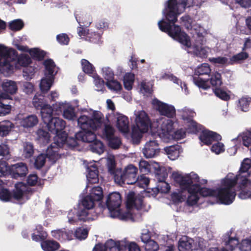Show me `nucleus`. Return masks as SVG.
I'll use <instances>...</instances> for the list:
<instances>
[{
	"instance_id": "f257e3e1",
	"label": "nucleus",
	"mask_w": 251,
	"mask_h": 251,
	"mask_svg": "<svg viewBox=\"0 0 251 251\" xmlns=\"http://www.w3.org/2000/svg\"><path fill=\"white\" fill-rule=\"evenodd\" d=\"M195 3V0H183L181 3L177 0H169L163 13L169 23L162 20L158 22V25L161 31L167 32L170 36L184 45L188 53L203 58L207 56L210 50L209 48L203 45L205 41V29L199 25H192V20L189 16L181 17V23L188 29H190L192 35L193 43L191 46L189 37L181 31L179 26L174 24L177 21L178 15L184 11L185 7L192 6Z\"/></svg>"
},
{
	"instance_id": "f03ea898",
	"label": "nucleus",
	"mask_w": 251,
	"mask_h": 251,
	"mask_svg": "<svg viewBox=\"0 0 251 251\" xmlns=\"http://www.w3.org/2000/svg\"><path fill=\"white\" fill-rule=\"evenodd\" d=\"M172 178L183 190L178 193H174L172 196L173 200L182 202L186 200L188 205L196 204L200 198V184L205 183L206 180H201L198 175L194 172L182 175L180 172H174Z\"/></svg>"
},
{
	"instance_id": "7ed1b4c3",
	"label": "nucleus",
	"mask_w": 251,
	"mask_h": 251,
	"mask_svg": "<svg viewBox=\"0 0 251 251\" xmlns=\"http://www.w3.org/2000/svg\"><path fill=\"white\" fill-rule=\"evenodd\" d=\"M95 201L88 195L85 197L77 211L75 209L69 211L68 214V222L71 224H74L78 220L86 222L97 219L100 214L101 208H95Z\"/></svg>"
},
{
	"instance_id": "20e7f679",
	"label": "nucleus",
	"mask_w": 251,
	"mask_h": 251,
	"mask_svg": "<svg viewBox=\"0 0 251 251\" xmlns=\"http://www.w3.org/2000/svg\"><path fill=\"white\" fill-rule=\"evenodd\" d=\"M251 167V160L246 158L243 161L239 174L237 175H235L232 173H229L227 175H231L233 177L231 181L228 183L230 187L235 189V185H238L240 188L238 197L242 200L251 197V180L248 178L250 175L249 170Z\"/></svg>"
},
{
	"instance_id": "39448f33",
	"label": "nucleus",
	"mask_w": 251,
	"mask_h": 251,
	"mask_svg": "<svg viewBox=\"0 0 251 251\" xmlns=\"http://www.w3.org/2000/svg\"><path fill=\"white\" fill-rule=\"evenodd\" d=\"M232 178L233 177L231 175H227L222 180L220 187L216 190L200 187V196L215 197L221 203L224 204L232 203L236 195L235 189L230 187L228 183Z\"/></svg>"
},
{
	"instance_id": "423d86ee",
	"label": "nucleus",
	"mask_w": 251,
	"mask_h": 251,
	"mask_svg": "<svg viewBox=\"0 0 251 251\" xmlns=\"http://www.w3.org/2000/svg\"><path fill=\"white\" fill-rule=\"evenodd\" d=\"M77 140L74 138L67 137L66 133H62L55 135L54 137V142L51 144L46 151V156L49 160L55 162L60 157L62 152L61 148L66 146L73 148L78 145Z\"/></svg>"
},
{
	"instance_id": "0eeeda50",
	"label": "nucleus",
	"mask_w": 251,
	"mask_h": 251,
	"mask_svg": "<svg viewBox=\"0 0 251 251\" xmlns=\"http://www.w3.org/2000/svg\"><path fill=\"white\" fill-rule=\"evenodd\" d=\"M135 125L132 127L131 137L135 143L139 142L143 133L147 132L151 126V121L147 114L143 110L135 111Z\"/></svg>"
},
{
	"instance_id": "6e6552de",
	"label": "nucleus",
	"mask_w": 251,
	"mask_h": 251,
	"mask_svg": "<svg viewBox=\"0 0 251 251\" xmlns=\"http://www.w3.org/2000/svg\"><path fill=\"white\" fill-rule=\"evenodd\" d=\"M53 115H55L53 108H49L46 106L42 109V118L49 130L56 135L65 133L61 131L65 126V121L59 118L53 117Z\"/></svg>"
},
{
	"instance_id": "1a4fd4ad",
	"label": "nucleus",
	"mask_w": 251,
	"mask_h": 251,
	"mask_svg": "<svg viewBox=\"0 0 251 251\" xmlns=\"http://www.w3.org/2000/svg\"><path fill=\"white\" fill-rule=\"evenodd\" d=\"M103 121L102 113L94 111L91 118L85 115H81L77 119V124L81 130H97L102 126Z\"/></svg>"
},
{
	"instance_id": "9d476101",
	"label": "nucleus",
	"mask_w": 251,
	"mask_h": 251,
	"mask_svg": "<svg viewBox=\"0 0 251 251\" xmlns=\"http://www.w3.org/2000/svg\"><path fill=\"white\" fill-rule=\"evenodd\" d=\"M44 65L45 68V77L41 79L40 87L41 91L46 93L50 89L58 69L53 60L50 59L46 60Z\"/></svg>"
},
{
	"instance_id": "9b49d317",
	"label": "nucleus",
	"mask_w": 251,
	"mask_h": 251,
	"mask_svg": "<svg viewBox=\"0 0 251 251\" xmlns=\"http://www.w3.org/2000/svg\"><path fill=\"white\" fill-rule=\"evenodd\" d=\"M158 137L164 142L174 139V123L172 120L162 117L157 120Z\"/></svg>"
},
{
	"instance_id": "f8f14e48",
	"label": "nucleus",
	"mask_w": 251,
	"mask_h": 251,
	"mask_svg": "<svg viewBox=\"0 0 251 251\" xmlns=\"http://www.w3.org/2000/svg\"><path fill=\"white\" fill-rule=\"evenodd\" d=\"M137 168L133 165H128L123 172L117 171L114 176L115 182L119 185L133 184L136 181Z\"/></svg>"
},
{
	"instance_id": "ddd939ff",
	"label": "nucleus",
	"mask_w": 251,
	"mask_h": 251,
	"mask_svg": "<svg viewBox=\"0 0 251 251\" xmlns=\"http://www.w3.org/2000/svg\"><path fill=\"white\" fill-rule=\"evenodd\" d=\"M26 186L23 183L19 182L15 185V189L13 193L7 189L2 188L0 191V200L3 201H8L12 198L17 200L27 199L26 196Z\"/></svg>"
},
{
	"instance_id": "4468645a",
	"label": "nucleus",
	"mask_w": 251,
	"mask_h": 251,
	"mask_svg": "<svg viewBox=\"0 0 251 251\" xmlns=\"http://www.w3.org/2000/svg\"><path fill=\"white\" fill-rule=\"evenodd\" d=\"M122 203L121 195L118 192L109 194L106 200V206L112 218H122L120 206Z\"/></svg>"
},
{
	"instance_id": "2eb2a0df",
	"label": "nucleus",
	"mask_w": 251,
	"mask_h": 251,
	"mask_svg": "<svg viewBox=\"0 0 251 251\" xmlns=\"http://www.w3.org/2000/svg\"><path fill=\"white\" fill-rule=\"evenodd\" d=\"M10 62L16 57L14 51L11 48L0 44V72L7 73L10 70L11 65L7 63L8 57Z\"/></svg>"
},
{
	"instance_id": "dca6fc26",
	"label": "nucleus",
	"mask_w": 251,
	"mask_h": 251,
	"mask_svg": "<svg viewBox=\"0 0 251 251\" xmlns=\"http://www.w3.org/2000/svg\"><path fill=\"white\" fill-rule=\"evenodd\" d=\"M54 115H59L63 111L64 118L69 120H73L76 117L74 108L66 102H56L53 105Z\"/></svg>"
},
{
	"instance_id": "f3484780",
	"label": "nucleus",
	"mask_w": 251,
	"mask_h": 251,
	"mask_svg": "<svg viewBox=\"0 0 251 251\" xmlns=\"http://www.w3.org/2000/svg\"><path fill=\"white\" fill-rule=\"evenodd\" d=\"M182 119L186 126L188 132H195L198 130L197 123L192 118L196 115V113L192 109L184 107L180 111Z\"/></svg>"
},
{
	"instance_id": "a211bd4d",
	"label": "nucleus",
	"mask_w": 251,
	"mask_h": 251,
	"mask_svg": "<svg viewBox=\"0 0 251 251\" xmlns=\"http://www.w3.org/2000/svg\"><path fill=\"white\" fill-rule=\"evenodd\" d=\"M152 104L154 108L162 115L170 118H173L176 115V109L172 105L161 102L157 99L153 100Z\"/></svg>"
},
{
	"instance_id": "6ab92c4d",
	"label": "nucleus",
	"mask_w": 251,
	"mask_h": 251,
	"mask_svg": "<svg viewBox=\"0 0 251 251\" xmlns=\"http://www.w3.org/2000/svg\"><path fill=\"white\" fill-rule=\"evenodd\" d=\"M1 87L3 92L0 93V99H10V95H14L18 91L17 82L12 80H4Z\"/></svg>"
},
{
	"instance_id": "aec40b11",
	"label": "nucleus",
	"mask_w": 251,
	"mask_h": 251,
	"mask_svg": "<svg viewBox=\"0 0 251 251\" xmlns=\"http://www.w3.org/2000/svg\"><path fill=\"white\" fill-rule=\"evenodd\" d=\"M12 49L15 52L16 57L13 59V60L10 61V62H9L10 60H7V63H9L10 65H11V67L9 71L7 73H4L3 72H1L5 75H7L11 74L12 72L14 67L19 68L20 66H26L28 65L31 62L30 58L28 55L23 54L19 56H18L17 51L14 49ZM7 58H8V60H9L10 57L8 56Z\"/></svg>"
},
{
	"instance_id": "412c9836",
	"label": "nucleus",
	"mask_w": 251,
	"mask_h": 251,
	"mask_svg": "<svg viewBox=\"0 0 251 251\" xmlns=\"http://www.w3.org/2000/svg\"><path fill=\"white\" fill-rule=\"evenodd\" d=\"M124 241L116 242L112 239L107 240L104 245L98 244L92 251H120L124 247Z\"/></svg>"
},
{
	"instance_id": "4be33fe9",
	"label": "nucleus",
	"mask_w": 251,
	"mask_h": 251,
	"mask_svg": "<svg viewBox=\"0 0 251 251\" xmlns=\"http://www.w3.org/2000/svg\"><path fill=\"white\" fill-rule=\"evenodd\" d=\"M159 151L157 141L150 140L145 144L143 153L146 158H152L158 153Z\"/></svg>"
},
{
	"instance_id": "5701e85b",
	"label": "nucleus",
	"mask_w": 251,
	"mask_h": 251,
	"mask_svg": "<svg viewBox=\"0 0 251 251\" xmlns=\"http://www.w3.org/2000/svg\"><path fill=\"white\" fill-rule=\"evenodd\" d=\"M126 205L128 208L141 209L143 207V198L140 196H136L133 192H129L127 195Z\"/></svg>"
},
{
	"instance_id": "b1692460",
	"label": "nucleus",
	"mask_w": 251,
	"mask_h": 251,
	"mask_svg": "<svg viewBox=\"0 0 251 251\" xmlns=\"http://www.w3.org/2000/svg\"><path fill=\"white\" fill-rule=\"evenodd\" d=\"M9 172L13 178H18L25 176L28 172L27 166L24 163H18L10 167Z\"/></svg>"
},
{
	"instance_id": "393cba45",
	"label": "nucleus",
	"mask_w": 251,
	"mask_h": 251,
	"mask_svg": "<svg viewBox=\"0 0 251 251\" xmlns=\"http://www.w3.org/2000/svg\"><path fill=\"white\" fill-rule=\"evenodd\" d=\"M199 138L203 144L208 145L214 141L220 140L221 136L215 132L208 130H203L200 135Z\"/></svg>"
},
{
	"instance_id": "a878e982",
	"label": "nucleus",
	"mask_w": 251,
	"mask_h": 251,
	"mask_svg": "<svg viewBox=\"0 0 251 251\" xmlns=\"http://www.w3.org/2000/svg\"><path fill=\"white\" fill-rule=\"evenodd\" d=\"M231 231L226 232L223 237V241L225 243L226 247L230 251H232L239 245L238 239L232 235Z\"/></svg>"
},
{
	"instance_id": "bb28decb",
	"label": "nucleus",
	"mask_w": 251,
	"mask_h": 251,
	"mask_svg": "<svg viewBox=\"0 0 251 251\" xmlns=\"http://www.w3.org/2000/svg\"><path fill=\"white\" fill-rule=\"evenodd\" d=\"M95 130H81L75 134V138L83 142L91 143L96 139Z\"/></svg>"
},
{
	"instance_id": "cd10ccee",
	"label": "nucleus",
	"mask_w": 251,
	"mask_h": 251,
	"mask_svg": "<svg viewBox=\"0 0 251 251\" xmlns=\"http://www.w3.org/2000/svg\"><path fill=\"white\" fill-rule=\"evenodd\" d=\"M116 126L122 132L126 133L129 131V122L127 117L119 113L116 114Z\"/></svg>"
},
{
	"instance_id": "c85d7f7f",
	"label": "nucleus",
	"mask_w": 251,
	"mask_h": 251,
	"mask_svg": "<svg viewBox=\"0 0 251 251\" xmlns=\"http://www.w3.org/2000/svg\"><path fill=\"white\" fill-rule=\"evenodd\" d=\"M19 124L24 128H31L36 126L38 123V119L36 116L30 115L23 118H19Z\"/></svg>"
},
{
	"instance_id": "c756f323",
	"label": "nucleus",
	"mask_w": 251,
	"mask_h": 251,
	"mask_svg": "<svg viewBox=\"0 0 251 251\" xmlns=\"http://www.w3.org/2000/svg\"><path fill=\"white\" fill-rule=\"evenodd\" d=\"M194 242V239L187 236H183L179 241L178 249L179 251H192L193 250Z\"/></svg>"
},
{
	"instance_id": "7c9ffc66",
	"label": "nucleus",
	"mask_w": 251,
	"mask_h": 251,
	"mask_svg": "<svg viewBox=\"0 0 251 251\" xmlns=\"http://www.w3.org/2000/svg\"><path fill=\"white\" fill-rule=\"evenodd\" d=\"M164 151L168 158L172 160L177 159L181 152L180 147L178 145L167 147L164 148Z\"/></svg>"
},
{
	"instance_id": "2f4dec72",
	"label": "nucleus",
	"mask_w": 251,
	"mask_h": 251,
	"mask_svg": "<svg viewBox=\"0 0 251 251\" xmlns=\"http://www.w3.org/2000/svg\"><path fill=\"white\" fill-rule=\"evenodd\" d=\"M87 180L90 183H96L98 182V171L95 164L89 165L87 167Z\"/></svg>"
},
{
	"instance_id": "473e14b6",
	"label": "nucleus",
	"mask_w": 251,
	"mask_h": 251,
	"mask_svg": "<svg viewBox=\"0 0 251 251\" xmlns=\"http://www.w3.org/2000/svg\"><path fill=\"white\" fill-rule=\"evenodd\" d=\"M158 77L161 79H169L174 83L180 85L182 90L184 89L185 93L186 94L188 93L187 87L186 84L185 83H182L180 80L173 75L169 74H164L162 75H160Z\"/></svg>"
},
{
	"instance_id": "72a5a7b5",
	"label": "nucleus",
	"mask_w": 251,
	"mask_h": 251,
	"mask_svg": "<svg viewBox=\"0 0 251 251\" xmlns=\"http://www.w3.org/2000/svg\"><path fill=\"white\" fill-rule=\"evenodd\" d=\"M33 104L36 108H41V114L42 115V109L46 106L49 108H52L51 107L46 103L43 96L36 94L33 99Z\"/></svg>"
},
{
	"instance_id": "f704fd0d",
	"label": "nucleus",
	"mask_w": 251,
	"mask_h": 251,
	"mask_svg": "<svg viewBox=\"0 0 251 251\" xmlns=\"http://www.w3.org/2000/svg\"><path fill=\"white\" fill-rule=\"evenodd\" d=\"M42 249L45 251H54L59 249L60 245L56 241L46 240L41 244Z\"/></svg>"
},
{
	"instance_id": "c9c22d12",
	"label": "nucleus",
	"mask_w": 251,
	"mask_h": 251,
	"mask_svg": "<svg viewBox=\"0 0 251 251\" xmlns=\"http://www.w3.org/2000/svg\"><path fill=\"white\" fill-rule=\"evenodd\" d=\"M134 75L131 73H126L123 78L125 88L127 90H130L132 88V85L134 82Z\"/></svg>"
},
{
	"instance_id": "e433bc0d",
	"label": "nucleus",
	"mask_w": 251,
	"mask_h": 251,
	"mask_svg": "<svg viewBox=\"0 0 251 251\" xmlns=\"http://www.w3.org/2000/svg\"><path fill=\"white\" fill-rule=\"evenodd\" d=\"M211 70L207 63H202L195 70V75H209Z\"/></svg>"
},
{
	"instance_id": "4c0bfd02",
	"label": "nucleus",
	"mask_w": 251,
	"mask_h": 251,
	"mask_svg": "<svg viewBox=\"0 0 251 251\" xmlns=\"http://www.w3.org/2000/svg\"><path fill=\"white\" fill-rule=\"evenodd\" d=\"M14 127V125L9 121H4L0 122V135H6Z\"/></svg>"
},
{
	"instance_id": "58836bf2",
	"label": "nucleus",
	"mask_w": 251,
	"mask_h": 251,
	"mask_svg": "<svg viewBox=\"0 0 251 251\" xmlns=\"http://www.w3.org/2000/svg\"><path fill=\"white\" fill-rule=\"evenodd\" d=\"M91 144L90 145L91 151L98 154H100L104 151V146L103 144L99 140L96 139V138L91 142Z\"/></svg>"
},
{
	"instance_id": "ea45409f",
	"label": "nucleus",
	"mask_w": 251,
	"mask_h": 251,
	"mask_svg": "<svg viewBox=\"0 0 251 251\" xmlns=\"http://www.w3.org/2000/svg\"><path fill=\"white\" fill-rule=\"evenodd\" d=\"M39 142L42 144H47L50 139L49 133L43 129H39L37 132Z\"/></svg>"
},
{
	"instance_id": "a19ab883",
	"label": "nucleus",
	"mask_w": 251,
	"mask_h": 251,
	"mask_svg": "<svg viewBox=\"0 0 251 251\" xmlns=\"http://www.w3.org/2000/svg\"><path fill=\"white\" fill-rule=\"evenodd\" d=\"M193 82L200 88L205 90L210 88L208 79L204 80L201 77L195 76L193 77Z\"/></svg>"
},
{
	"instance_id": "79ce46f5",
	"label": "nucleus",
	"mask_w": 251,
	"mask_h": 251,
	"mask_svg": "<svg viewBox=\"0 0 251 251\" xmlns=\"http://www.w3.org/2000/svg\"><path fill=\"white\" fill-rule=\"evenodd\" d=\"M91 197L95 201H99L102 198V191L100 187H95L92 188L90 195H88Z\"/></svg>"
},
{
	"instance_id": "37998d69",
	"label": "nucleus",
	"mask_w": 251,
	"mask_h": 251,
	"mask_svg": "<svg viewBox=\"0 0 251 251\" xmlns=\"http://www.w3.org/2000/svg\"><path fill=\"white\" fill-rule=\"evenodd\" d=\"M81 65L83 71L86 74L88 75H94L95 69L93 65L87 60L82 59L81 60Z\"/></svg>"
},
{
	"instance_id": "c03bdc74",
	"label": "nucleus",
	"mask_w": 251,
	"mask_h": 251,
	"mask_svg": "<svg viewBox=\"0 0 251 251\" xmlns=\"http://www.w3.org/2000/svg\"><path fill=\"white\" fill-rule=\"evenodd\" d=\"M209 80L211 85L214 87H220L222 83L221 74L217 72L212 74Z\"/></svg>"
},
{
	"instance_id": "a18cd8bd",
	"label": "nucleus",
	"mask_w": 251,
	"mask_h": 251,
	"mask_svg": "<svg viewBox=\"0 0 251 251\" xmlns=\"http://www.w3.org/2000/svg\"><path fill=\"white\" fill-rule=\"evenodd\" d=\"M33 146L31 143L26 142L23 145V156L25 158L30 157L33 154Z\"/></svg>"
},
{
	"instance_id": "49530a36",
	"label": "nucleus",
	"mask_w": 251,
	"mask_h": 251,
	"mask_svg": "<svg viewBox=\"0 0 251 251\" xmlns=\"http://www.w3.org/2000/svg\"><path fill=\"white\" fill-rule=\"evenodd\" d=\"M209 60L214 64H219L221 65H227L230 64V60L225 56L212 57L210 58Z\"/></svg>"
},
{
	"instance_id": "de8ad7c7",
	"label": "nucleus",
	"mask_w": 251,
	"mask_h": 251,
	"mask_svg": "<svg viewBox=\"0 0 251 251\" xmlns=\"http://www.w3.org/2000/svg\"><path fill=\"white\" fill-rule=\"evenodd\" d=\"M248 57V54L246 52H241L236 55H233L230 58V64L240 63L241 61L247 59Z\"/></svg>"
},
{
	"instance_id": "09e8293b",
	"label": "nucleus",
	"mask_w": 251,
	"mask_h": 251,
	"mask_svg": "<svg viewBox=\"0 0 251 251\" xmlns=\"http://www.w3.org/2000/svg\"><path fill=\"white\" fill-rule=\"evenodd\" d=\"M107 164L109 173L115 175L118 170H115V157L113 155H109L107 157Z\"/></svg>"
},
{
	"instance_id": "8fccbe9b",
	"label": "nucleus",
	"mask_w": 251,
	"mask_h": 251,
	"mask_svg": "<svg viewBox=\"0 0 251 251\" xmlns=\"http://www.w3.org/2000/svg\"><path fill=\"white\" fill-rule=\"evenodd\" d=\"M149 181L148 177L144 175H141L136 179V181L134 184L140 188L145 189L148 187Z\"/></svg>"
},
{
	"instance_id": "3c124183",
	"label": "nucleus",
	"mask_w": 251,
	"mask_h": 251,
	"mask_svg": "<svg viewBox=\"0 0 251 251\" xmlns=\"http://www.w3.org/2000/svg\"><path fill=\"white\" fill-rule=\"evenodd\" d=\"M106 85L110 90L113 91L118 92L120 91L122 88L121 84L113 79L107 81Z\"/></svg>"
},
{
	"instance_id": "603ef678",
	"label": "nucleus",
	"mask_w": 251,
	"mask_h": 251,
	"mask_svg": "<svg viewBox=\"0 0 251 251\" xmlns=\"http://www.w3.org/2000/svg\"><path fill=\"white\" fill-rule=\"evenodd\" d=\"M241 251H251V238L243 240L239 244Z\"/></svg>"
},
{
	"instance_id": "864d4df0",
	"label": "nucleus",
	"mask_w": 251,
	"mask_h": 251,
	"mask_svg": "<svg viewBox=\"0 0 251 251\" xmlns=\"http://www.w3.org/2000/svg\"><path fill=\"white\" fill-rule=\"evenodd\" d=\"M29 52L32 57L38 60H40L43 58L45 55V52L43 50L38 48L30 49L29 50Z\"/></svg>"
},
{
	"instance_id": "5fc2aeb1",
	"label": "nucleus",
	"mask_w": 251,
	"mask_h": 251,
	"mask_svg": "<svg viewBox=\"0 0 251 251\" xmlns=\"http://www.w3.org/2000/svg\"><path fill=\"white\" fill-rule=\"evenodd\" d=\"M140 92L144 96H148L151 93V87L149 83L142 81L140 84Z\"/></svg>"
},
{
	"instance_id": "6e6d98bb",
	"label": "nucleus",
	"mask_w": 251,
	"mask_h": 251,
	"mask_svg": "<svg viewBox=\"0 0 251 251\" xmlns=\"http://www.w3.org/2000/svg\"><path fill=\"white\" fill-rule=\"evenodd\" d=\"M251 100V98L246 97H243L239 100V106L242 111H247L248 110Z\"/></svg>"
},
{
	"instance_id": "4d7b16f0",
	"label": "nucleus",
	"mask_w": 251,
	"mask_h": 251,
	"mask_svg": "<svg viewBox=\"0 0 251 251\" xmlns=\"http://www.w3.org/2000/svg\"><path fill=\"white\" fill-rule=\"evenodd\" d=\"M102 74L104 78L108 81L114 78V73L109 67H104L102 68Z\"/></svg>"
},
{
	"instance_id": "13d9d810",
	"label": "nucleus",
	"mask_w": 251,
	"mask_h": 251,
	"mask_svg": "<svg viewBox=\"0 0 251 251\" xmlns=\"http://www.w3.org/2000/svg\"><path fill=\"white\" fill-rule=\"evenodd\" d=\"M124 244L126 251H141L140 248L135 242H124Z\"/></svg>"
},
{
	"instance_id": "bf43d9fd",
	"label": "nucleus",
	"mask_w": 251,
	"mask_h": 251,
	"mask_svg": "<svg viewBox=\"0 0 251 251\" xmlns=\"http://www.w3.org/2000/svg\"><path fill=\"white\" fill-rule=\"evenodd\" d=\"M155 189L159 192L166 193L169 192L170 190V186L166 182L164 181H160Z\"/></svg>"
},
{
	"instance_id": "052dcab7",
	"label": "nucleus",
	"mask_w": 251,
	"mask_h": 251,
	"mask_svg": "<svg viewBox=\"0 0 251 251\" xmlns=\"http://www.w3.org/2000/svg\"><path fill=\"white\" fill-rule=\"evenodd\" d=\"M93 77L94 78V83L97 87V90L98 91H103L104 88V82L103 79L96 75H93Z\"/></svg>"
},
{
	"instance_id": "680f3d73",
	"label": "nucleus",
	"mask_w": 251,
	"mask_h": 251,
	"mask_svg": "<svg viewBox=\"0 0 251 251\" xmlns=\"http://www.w3.org/2000/svg\"><path fill=\"white\" fill-rule=\"evenodd\" d=\"M211 150L217 154H220L225 151L224 145L221 142H217L212 145Z\"/></svg>"
},
{
	"instance_id": "e2e57ef3",
	"label": "nucleus",
	"mask_w": 251,
	"mask_h": 251,
	"mask_svg": "<svg viewBox=\"0 0 251 251\" xmlns=\"http://www.w3.org/2000/svg\"><path fill=\"white\" fill-rule=\"evenodd\" d=\"M140 171L144 174H148L150 172L151 165L145 160H141L139 163Z\"/></svg>"
},
{
	"instance_id": "0e129e2a",
	"label": "nucleus",
	"mask_w": 251,
	"mask_h": 251,
	"mask_svg": "<svg viewBox=\"0 0 251 251\" xmlns=\"http://www.w3.org/2000/svg\"><path fill=\"white\" fill-rule=\"evenodd\" d=\"M23 23L21 20H15L9 24V27L13 30H18L23 26Z\"/></svg>"
},
{
	"instance_id": "69168bd1",
	"label": "nucleus",
	"mask_w": 251,
	"mask_h": 251,
	"mask_svg": "<svg viewBox=\"0 0 251 251\" xmlns=\"http://www.w3.org/2000/svg\"><path fill=\"white\" fill-rule=\"evenodd\" d=\"M215 95L220 99L227 100L229 99V96L224 91L221 89L216 88L214 90Z\"/></svg>"
},
{
	"instance_id": "338daca9",
	"label": "nucleus",
	"mask_w": 251,
	"mask_h": 251,
	"mask_svg": "<svg viewBox=\"0 0 251 251\" xmlns=\"http://www.w3.org/2000/svg\"><path fill=\"white\" fill-rule=\"evenodd\" d=\"M88 235V230L85 228H79L77 229L75 232V237L79 239H85Z\"/></svg>"
},
{
	"instance_id": "774afa93",
	"label": "nucleus",
	"mask_w": 251,
	"mask_h": 251,
	"mask_svg": "<svg viewBox=\"0 0 251 251\" xmlns=\"http://www.w3.org/2000/svg\"><path fill=\"white\" fill-rule=\"evenodd\" d=\"M145 248L147 251H155L158 249V246L154 241L151 240L145 244Z\"/></svg>"
}]
</instances>
